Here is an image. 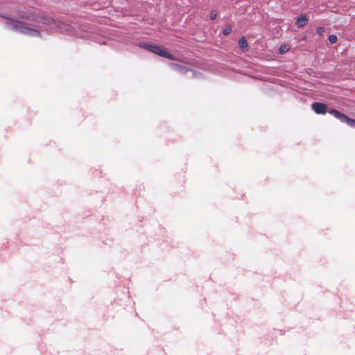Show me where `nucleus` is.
<instances>
[{
    "label": "nucleus",
    "mask_w": 355,
    "mask_h": 355,
    "mask_svg": "<svg viewBox=\"0 0 355 355\" xmlns=\"http://www.w3.org/2000/svg\"><path fill=\"white\" fill-rule=\"evenodd\" d=\"M143 48L146 49L147 51L152 52L155 54L160 55L162 57L168 58L171 60H176L177 59L171 53H169L167 50L162 46L153 44H144L141 45Z\"/></svg>",
    "instance_id": "nucleus-1"
},
{
    "label": "nucleus",
    "mask_w": 355,
    "mask_h": 355,
    "mask_svg": "<svg viewBox=\"0 0 355 355\" xmlns=\"http://www.w3.org/2000/svg\"><path fill=\"white\" fill-rule=\"evenodd\" d=\"M329 113L338 119L341 122L345 123L348 125L355 128V120L348 117L347 115L341 113L337 110L331 109L329 110Z\"/></svg>",
    "instance_id": "nucleus-2"
},
{
    "label": "nucleus",
    "mask_w": 355,
    "mask_h": 355,
    "mask_svg": "<svg viewBox=\"0 0 355 355\" xmlns=\"http://www.w3.org/2000/svg\"><path fill=\"white\" fill-rule=\"evenodd\" d=\"M329 113L338 119L341 122L345 123L348 125L355 128V120L348 117L347 115L341 113L337 110L331 109L329 110Z\"/></svg>",
    "instance_id": "nucleus-3"
},
{
    "label": "nucleus",
    "mask_w": 355,
    "mask_h": 355,
    "mask_svg": "<svg viewBox=\"0 0 355 355\" xmlns=\"http://www.w3.org/2000/svg\"><path fill=\"white\" fill-rule=\"evenodd\" d=\"M4 18L7 20L6 22V25H8L10 29L21 33V29L24 27V23L22 21H19L10 17H4Z\"/></svg>",
    "instance_id": "nucleus-4"
},
{
    "label": "nucleus",
    "mask_w": 355,
    "mask_h": 355,
    "mask_svg": "<svg viewBox=\"0 0 355 355\" xmlns=\"http://www.w3.org/2000/svg\"><path fill=\"white\" fill-rule=\"evenodd\" d=\"M311 107L318 114H324L327 111V105L322 103L314 102L311 104Z\"/></svg>",
    "instance_id": "nucleus-5"
},
{
    "label": "nucleus",
    "mask_w": 355,
    "mask_h": 355,
    "mask_svg": "<svg viewBox=\"0 0 355 355\" xmlns=\"http://www.w3.org/2000/svg\"><path fill=\"white\" fill-rule=\"evenodd\" d=\"M21 33L25 35H31L33 37H40L41 33L40 32L34 28H28L24 26V28L21 29Z\"/></svg>",
    "instance_id": "nucleus-6"
},
{
    "label": "nucleus",
    "mask_w": 355,
    "mask_h": 355,
    "mask_svg": "<svg viewBox=\"0 0 355 355\" xmlns=\"http://www.w3.org/2000/svg\"><path fill=\"white\" fill-rule=\"evenodd\" d=\"M308 23V19L305 15H302L297 19L296 25L298 28H302Z\"/></svg>",
    "instance_id": "nucleus-7"
},
{
    "label": "nucleus",
    "mask_w": 355,
    "mask_h": 355,
    "mask_svg": "<svg viewBox=\"0 0 355 355\" xmlns=\"http://www.w3.org/2000/svg\"><path fill=\"white\" fill-rule=\"evenodd\" d=\"M42 20V24L44 25H49L52 26L53 24H55V26L56 28H58V22H56L53 19L46 17V18H41Z\"/></svg>",
    "instance_id": "nucleus-8"
},
{
    "label": "nucleus",
    "mask_w": 355,
    "mask_h": 355,
    "mask_svg": "<svg viewBox=\"0 0 355 355\" xmlns=\"http://www.w3.org/2000/svg\"><path fill=\"white\" fill-rule=\"evenodd\" d=\"M171 66L173 67L175 69L182 73H187L189 71V69L187 67L178 64L171 63Z\"/></svg>",
    "instance_id": "nucleus-9"
},
{
    "label": "nucleus",
    "mask_w": 355,
    "mask_h": 355,
    "mask_svg": "<svg viewBox=\"0 0 355 355\" xmlns=\"http://www.w3.org/2000/svg\"><path fill=\"white\" fill-rule=\"evenodd\" d=\"M239 46L243 51H246L248 49V42L245 37H242L239 40Z\"/></svg>",
    "instance_id": "nucleus-10"
},
{
    "label": "nucleus",
    "mask_w": 355,
    "mask_h": 355,
    "mask_svg": "<svg viewBox=\"0 0 355 355\" xmlns=\"http://www.w3.org/2000/svg\"><path fill=\"white\" fill-rule=\"evenodd\" d=\"M290 49V47L287 44H283L279 48V53H286Z\"/></svg>",
    "instance_id": "nucleus-11"
},
{
    "label": "nucleus",
    "mask_w": 355,
    "mask_h": 355,
    "mask_svg": "<svg viewBox=\"0 0 355 355\" xmlns=\"http://www.w3.org/2000/svg\"><path fill=\"white\" fill-rule=\"evenodd\" d=\"M328 39H329V41L330 42V43H331V44L336 43L338 40V37L335 35H329Z\"/></svg>",
    "instance_id": "nucleus-12"
},
{
    "label": "nucleus",
    "mask_w": 355,
    "mask_h": 355,
    "mask_svg": "<svg viewBox=\"0 0 355 355\" xmlns=\"http://www.w3.org/2000/svg\"><path fill=\"white\" fill-rule=\"evenodd\" d=\"M316 32H317V33H318L319 35H320V36H322H322L324 35V32H325V29H324V28H323V27H318V28H317V29H316Z\"/></svg>",
    "instance_id": "nucleus-13"
},
{
    "label": "nucleus",
    "mask_w": 355,
    "mask_h": 355,
    "mask_svg": "<svg viewBox=\"0 0 355 355\" xmlns=\"http://www.w3.org/2000/svg\"><path fill=\"white\" fill-rule=\"evenodd\" d=\"M232 31V28L230 26H227L225 28H224L223 33L225 35H228Z\"/></svg>",
    "instance_id": "nucleus-14"
},
{
    "label": "nucleus",
    "mask_w": 355,
    "mask_h": 355,
    "mask_svg": "<svg viewBox=\"0 0 355 355\" xmlns=\"http://www.w3.org/2000/svg\"><path fill=\"white\" fill-rule=\"evenodd\" d=\"M217 17V12L214 10H211L210 12V19L211 20H214Z\"/></svg>",
    "instance_id": "nucleus-15"
},
{
    "label": "nucleus",
    "mask_w": 355,
    "mask_h": 355,
    "mask_svg": "<svg viewBox=\"0 0 355 355\" xmlns=\"http://www.w3.org/2000/svg\"><path fill=\"white\" fill-rule=\"evenodd\" d=\"M21 18L23 19H27V20L30 19V17L29 16H27V17L21 16Z\"/></svg>",
    "instance_id": "nucleus-16"
},
{
    "label": "nucleus",
    "mask_w": 355,
    "mask_h": 355,
    "mask_svg": "<svg viewBox=\"0 0 355 355\" xmlns=\"http://www.w3.org/2000/svg\"><path fill=\"white\" fill-rule=\"evenodd\" d=\"M31 26H37V27H40V26H39V25H35V24H31Z\"/></svg>",
    "instance_id": "nucleus-17"
}]
</instances>
